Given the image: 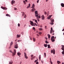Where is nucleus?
<instances>
[{
  "label": "nucleus",
  "mask_w": 64,
  "mask_h": 64,
  "mask_svg": "<svg viewBox=\"0 0 64 64\" xmlns=\"http://www.w3.org/2000/svg\"><path fill=\"white\" fill-rule=\"evenodd\" d=\"M15 1L12 0V1L11 4L12 5H13V4H15Z\"/></svg>",
  "instance_id": "nucleus-11"
},
{
  "label": "nucleus",
  "mask_w": 64,
  "mask_h": 64,
  "mask_svg": "<svg viewBox=\"0 0 64 64\" xmlns=\"http://www.w3.org/2000/svg\"><path fill=\"white\" fill-rule=\"evenodd\" d=\"M34 7H35V5L34 4H32V6L31 7L32 8H34Z\"/></svg>",
  "instance_id": "nucleus-14"
},
{
  "label": "nucleus",
  "mask_w": 64,
  "mask_h": 64,
  "mask_svg": "<svg viewBox=\"0 0 64 64\" xmlns=\"http://www.w3.org/2000/svg\"><path fill=\"white\" fill-rule=\"evenodd\" d=\"M39 0H38L37 1V3H39Z\"/></svg>",
  "instance_id": "nucleus-41"
},
{
  "label": "nucleus",
  "mask_w": 64,
  "mask_h": 64,
  "mask_svg": "<svg viewBox=\"0 0 64 64\" xmlns=\"http://www.w3.org/2000/svg\"><path fill=\"white\" fill-rule=\"evenodd\" d=\"M34 21L36 23H37V20H35Z\"/></svg>",
  "instance_id": "nucleus-29"
},
{
  "label": "nucleus",
  "mask_w": 64,
  "mask_h": 64,
  "mask_svg": "<svg viewBox=\"0 0 64 64\" xmlns=\"http://www.w3.org/2000/svg\"><path fill=\"white\" fill-rule=\"evenodd\" d=\"M30 5H31L30 4H29L28 6L27 7L28 8H29V7H30Z\"/></svg>",
  "instance_id": "nucleus-20"
},
{
  "label": "nucleus",
  "mask_w": 64,
  "mask_h": 64,
  "mask_svg": "<svg viewBox=\"0 0 64 64\" xmlns=\"http://www.w3.org/2000/svg\"><path fill=\"white\" fill-rule=\"evenodd\" d=\"M54 19L52 20H51V22H54Z\"/></svg>",
  "instance_id": "nucleus-32"
},
{
  "label": "nucleus",
  "mask_w": 64,
  "mask_h": 64,
  "mask_svg": "<svg viewBox=\"0 0 64 64\" xmlns=\"http://www.w3.org/2000/svg\"><path fill=\"white\" fill-rule=\"evenodd\" d=\"M23 2H24V3H25V1H23Z\"/></svg>",
  "instance_id": "nucleus-59"
},
{
  "label": "nucleus",
  "mask_w": 64,
  "mask_h": 64,
  "mask_svg": "<svg viewBox=\"0 0 64 64\" xmlns=\"http://www.w3.org/2000/svg\"><path fill=\"white\" fill-rule=\"evenodd\" d=\"M8 16H9V17H10V15L9 14Z\"/></svg>",
  "instance_id": "nucleus-57"
},
{
  "label": "nucleus",
  "mask_w": 64,
  "mask_h": 64,
  "mask_svg": "<svg viewBox=\"0 0 64 64\" xmlns=\"http://www.w3.org/2000/svg\"><path fill=\"white\" fill-rule=\"evenodd\" d=\"M18 27H20V24L19 23H18Z\"/></svg>",
  "instance_id": "nucleus-31"
},
{
  "label": "nucleus",
  "mask_w": 64,
  "mask_h": 64,
  "mask_svg": "<svg viewBox=\"0 0 64 64\" xmlns=\"http://www.w3.org/2000/svg\"><path fill=\"white\" fill-rule=\"evenodd\" d=\"M14 52L13 53V52H12V50H10V52H11V53H12V56H14V55H16V50H14Z\"/></svg>",
  "instance_id": "nucleus-2"
},
{
  "label": "nucleus",
  "mask_w": 64,
  "mask_h": 64,
  "mask_svg": "<svg viewBox=\"0 0 64 64\" xmlns=\"http://www.w3.org/2000/svg\"><path fill=\"white\" fill-rule=\"evenodd\" d=\"M38 17L39 18H41V16H39Z\"/></svg>",
  "instance_id": "nucleus-49"
},
{
  "label": "nucleus",
  "mask_w": 64,
  "mask_h": 64,
  "mask_svg": "<svg viewBox=\"0 0 64 64\" xmlns=\"http://www.w3.org/2000/svg\"><path fill=\"white\" fill-rule=\"evenodd\" d=\"M22 16H24V14H25L24 13V12H23L22 13Z\"/></svg>",
  "instance_id": "nucleus-26"
},
{
  "label": "nucleus",
  "mask_w": 64,
  "mask_h": 64,
  "mask_svg": "<svg viewBox=\"0 0 64 64\" xmlns=\"http://www.w3.org/2000/svg\"><path fill=\"white\" fill-rule=\"evenodd\" d=\"M33 55L32 54V55H31V57L32 58L33 57Z\"/></svg>",
  "instance_id": "nucleus-40"
},
{
  "label": "nucleus",
  "mask_w": 64,
  "mask_h": 64,
  "mask_svg": "<svg viewBox=\"0 0 64 64\" xmlns=\"http://www.w3.org/2000/svg\"><path fill=\"white\" fill-rule=\"evenodd\" d=\"M52 35H54V33L52 34Z\"/></svg>",
  "instance_id": "nucleus-63"
},
{
  "label": "nucleus",
  "mask_w": 64,
  "mask_h": 64,
  "mask_svg": "<svg viewBox=\"0 0 64 64\" xmlns=\"http://www.w3.org/2000/svg\"><path fill=\"white\" fill-rule=\"evenodd\" d=\"M24 57L26 59H28V57L27 56V54H26L25 52H24Z\"/></svg>",
  "instance_id": "nucleus-9"
},
{
  "label": "nucleus",
  "mask_w": 64,
  "mask_h": 64,
  "mask_svg": "<svg viewBox=\"0 0 64 64\" xmlns=\"http://www.w3.org/2000/svg\"><path fill=\"white\" fill-rule=\"evenodd\" d=\"M44 56H46V53H44Z\"/></svg>",
  "instance_id": "nucleus-33"
},
{
  "label": "nucleus",
  "mask_w": 64,
  "mask_h": 64,
  "mask_svg": "<svg viewBox=\"0 0 64 64\" xmlns=\"http://www.w3.org/2000/svg\"><path fill=\"white\" fill-rule=\"evenodd\" d=\"M1 8L2 9H4V10H7V8L6 7H3L2 6H1Z\"/></svg>",
  "instance_id": "nucleus-7"
},
{
  "label": "nucleus",
  "mask_w": 64,
  "mask_h": 64,
  "mask_svg": "<svg viewBox=\"0 0 64 64\" xmlns=\"http://www.w3.org/2000/svg\"><path fill=\"white\" fill-rule=\"evenodd\" d=\"M34 59L33 58H31V60H32V59Z\"/></svg>",
  "instance_id": "nucleus-54"
},
{
  "label": "nucleus",
  "mask_w": 64,
  "mask_h": 64,
  "mask_svg": "<svg viewBox=\"0 0 64 64\" xmlns=\"http://www.w3.org/2000/svg\"><path fill=\"white\" fill-rule=\"evenodd\" d=\"M57 63L58 64H60V62L58 60L57 61Z\"/></svg>",
  "instance_id": "nucleus-22"
},
{
  "label": "nucleus",
  "mask_w": 64,
  "mask_h": 64,
  "mask_svg": "<svg viewBox=\"0 0 64 64\" xmlns=\"http://www.w3.org/2000/svg\"><path fill=\"white\" fill-rule=\"evenodd\" d=\"M62 64H64V62H62Z\"/></svg>",
  "instance_id": "nucleus-61"
},
{
  "label": "nucleus",
  "mask_w": 64,
  "mask_h": 64,
  "mask_svg": "<svg viewBox=\"0 0 64 64\" xmlns=\"http://www.w3.org/2000/svg\"><path fill=\"white\" fill-rule=\"evenodd\" d=\"M34 24L35 25H36V26H37V24H36V23H34Z\"/></svg>",
  "instance_id": "nucleus-42"
},
{
  "label": "nucleus",
  "mask_w": 64,
  "mask_h": 64,
  "mask_svg": "<svg viewBox=\"0 0 64 64\" xmlns=\"http://www.w3.org/2000/svg\"><path fill=\"white\" fill-rule=\"evenodd\" d=\"M39 59H40V60L41 59V55H40L39 56Z\"/></svg>",
  "instance_id": "nucleus-24"
},
{
  "label": "nucleus",
  "mask_w": 64,
  "mask_h": 64,
  "mask_svg": "<svg viewBox=\"0 0 64 64\" xmlns=\"http://www.w3.org/2000/svg\"><path fill=\"white\" fill-rule=\"evenodd\" d=\"M37 20L38 21V22H39V21H40V20H39V19H38Z\"/></svg>",
  "instance_id": "nucleus-45"
},
{
  "label": "nucleus",
  "mask_w": 64,
  "mask_h": 64,
  "mask_svg": "<svg viewBox=\"0 0 64 64\" xmlns=\"http://www.w3.org/2000/svg\"><path fill=\"white\" fill-rule=\"evenodd\" d=\"M37 60H36L35 61H34V62H37Z\"/></svg>",
  "instance_id": "nucleus-47"
},
{
  "label": "nucleus",
  "mask_w": 64,
  "mask_h": 64,
  "mask_svg": "<svg viewBox=\"0 0 64 64\" xmlns=\"http://www.w3.org/2000/svg\"><path fill=\"white\" fill-rule=\"evenodd\" d=\"M54 36H52L51 37V40L52 42L55 41V39H54Z\"/></svg>",
  "instance_id": "nucleus-4"
},
{
  "label": "nucleus",
  "mask_w": 64,
  "mask_h": 64,
  "mask_svg": "<svg viewBox=\"0 0 64 64\" xmlns=\"http://www.w3.org/2000/svg\"><path fill=\"white\" fill-rule=\"evenodd\" d=\"M61 5L62 7H64V4L63 3H62Z\"/></svg>",
  "instance_id": "nucleus-16"
},
{
  "label": "nucleus",
  "mask_w": 64,
  "mask_h": 64,
  "mask_svg": "<svg viewBox=\"0 0 64 64\" xmlns=\"http://www.w3.org/2000/svg\"><path fill=\"white\" fill-rule=\"evenodd\" d=\"M45 42L46 43H48V42L47 41H46Z\"/></svg>",
  "instance_id": "nucleus-39"
},
{
  "label": "nucleus",
  "mask_w": 64,
  "mask_h": 64,
  "mask_svg": "<svg viewBox=\"0 0 64 64\" xmlns=\"http://www.w3.org/2000/svg\"><path fill=\"white\" fill-rule=\"evenodd\" d=\"M44 46L45 47H47V44H44Z\"/></svg>",
  "instance_id": "nucleus-25"
},
{
  "label": "nucleus",
  "mask_w": 64,
  "mask_h": 64,
  "mask_svg": "<svg viewBox=\"0 0 64 64\" xmlns=\"http://www.w3.org/2000/svg\"><path fill=\"white\" fill-rule=\"evenodd\" d=\"M48 48H51V47L50 46V44H48Z\"/></svg>",
  "instance_id": "nucleus-18"
},
{
  "label": "nucleus",
  "mask_w": 64,
  "mask_h": 64,
  "mask_svg": "<svg viewBox=\"0 0 64 64\" xmlns=\"http://www.w3.org/2000/svg\"><path fill=\"white\" fill-rule=\"evenodd\" d=\"M44 14H47V13H46V12H44Z\"/></svg>",
  "instance_id": "nucleus-46"
},
{
  "label": "nucleus",
  "mask_w": 64,
  "mask_h": 64,
  "mask_svg": "<svg viewBox=\"0 0 64 64\" xmlns=\"http://www.w3.org/2000/svg\"><path fill=\"white\" fill-rule=\"evenodd\" d=\"M46 26H45V28H46Z\"/></svg>",
  "instance_id": "nucleus-62"
},
{
  "label": "nucleus",
  "mask_w": 64,
  "mask_h": 64,
  "mask_svg": "<svg viewBox=\"0 0 64 64\" xmlns=\"http://www.w3.org/2000/svg\"><path fill=\"white\" fill-rule=\"evenodd\" d=\"M30 24H31V25L33 26H35V25H34V23H33V22H32L31 21H30Z\"/></svg>",
  "instance_id": "nucleus-8"
},
{
  "label": "nucleus",
  "mask_w": 64,
  "mask_h": 64,
  "mask_svg": "<svg viewBox=\"0 0 64 64\" xmlns=\"http://www.w3.org/2000/svg\"><path fill=\"white\" fill-rule=\"evenodd\" d=\"M24 18H26V14H25L24 16Z\"/></svg>",
  "instance_id": "nucleus-28"
},
{
  "label": "nucleus",
  "mask_w": 64,
  "mask_h": 64,
  "mask_svg": "<svg viewBox=\"0 0 64 64\" xmlns=\"http://www.w3.org/2000/svg\"><path fill=\"white\" fill-rule=\"evenodd\" d=\"M6 15L7 16H9V14H6Z\"/></svg>",
  "instance_id": "nucleus-43"
},
{
  "label": "nucleus",
  "mask_w": 64,
  "mask_h": 64,
  "mask_svg": "<svg viewBox=\"0 0 64 64\" xmlns=\"http://www.w3.org/2000/svg\"><path fill=\"white\" fill-rule=\"evenodd\" d=\"M24 4H26V3L25 2L24 3Z\"/></svg>",
  "instance_id": "nucleus-64"
},
{
  "label": "nucleus",
  "mask_w": 64,
  "mask_h": 64,
  "mask_svg": "<svg viewBox=\"0 0 64 64\" xmlns=\"http://www.w3.org/2000/svg\"><path fill=\"white\" fill-rule=\"evenodd\" d=\"M41 17H42V20H44L45 17H44V15H43L42 16H41Z\"/></svg>",
  "instance_id": "nucleus-12"
},
{
  "label": "nucleus",
  "mask_w": 64,
  "mask_h": 64,
  "mask_svg": "<svg viewBox=\"0 0 64 64\" xmlns=\"http://www.w3.org/2000/svg\"><path fill=\"white\" fill-rule=\"evenodd\" d=\"M51 53H53L54 54H55V49H54L52 50H51Z\"/></svg>",
  "instance_id": "nucleus-6"
},
{
  "label": "nucleus",
  "mask_w": 64,
  "mask_h": 64,
  "mask_svg": "<svg viewBox=\"0 0 64 64\" xmlns=\"http://www.w3.org/2000/svg\"><path fill=\"white\" fill-rule=\"evenodd\" d=\"M38 33L40 35H41L42 34V33L41 32H39Z\"/></svg>",
  "instance_id": "nucleus-30"
},
{
  "label": "nucleus",
  "mask_w": 64,
  "mask_h": 64,
  "mask_svg": "<svg viewBox=\"0 0 64 64\" xmlns=\"http://www.w3.org/2000/svg\"><path fill=\"white\" fill-rule=\"evenodd\" d=\"M61 46L62 47V49L63 50V51L62 52V54H64V46L62 45Z\"/></svg>",
  "instance_id": "nucleus-3"
},
{
  "label": "nucleus",
  "mask_w": 64,
  "mask_h": 64,
  "mask_svg": "<svg viewBox=\"0 0 64 64\" xmlns=\"http://www.w3.org/2000/svg\"><path fill=\"white\" fill-rule=\"evenodd\" d=\"M54 30H53V28H51V30H50V34H52V33H54Z\"/></svg>",
  "instance_id": "nucleus-5"
},
{
  "label": "nucleus",
  "mask_w": 64,
  "mask_h": 64,
  "mask_svg": "<svg viewBox=\"0 0 64 64\" xmlns=\"http://www.w3.org/2000/svg\"><path fill=\"white\" fill-rule=\"evenodd\" d=\"M35 57H36V56H34L33 57V58H35Z\"/></svg>",
  "instance_id": "nucleus-56"
},
{
  "label": "nucleus",
  "mask_w": 64,
  "mask_h": 64,
  "mask_svg": "<svg viewBox=\"0 0 64 64\" xmlns=\"http://www.w3.org/2000/svg\"><path fill=\"white\" fill-rule=\"evenodd\" d=\"M50 17L49 16L48 17V19H50Z\"/></svg>",
  "instance_id": "nucleus-34"
},
{
  "label": "nucleus",
  "mask_w": 64,
  "mask_h": 64,
  "mask_svg": "<svg viewBox=\"0 0 64 64\" xmlns=\"http://www.w3.org/2000/svg\"><path fill=\"white\" fill-rule=\"evenodd\" d=\"M49 17H50V18H51V15H50L49 16Z\"/></svg>",
  "instance_id": "nucleus-53"
},
{
  "label": "nucleus",
  "mask_w": 64,
  "mask_h": 64,
  "mask_svg": "<svg viewBox=\"0 0 64 64\" xmlns=\"http://www.w3.org/2000/svg\"><path fill=\"white\" fill-rule=\"evenodd\" d=\"M48 38H50V35L49 34H48Z\"/></svg>",
  "instance_id": "nucleus-21"
},
{
  "label": "nucleus",
  "mask_w": 64,
  "mask_h": 64,
  "mask_svg": "<svg viewBox=\"0 0 64 64\" xmlns=\"http://www.w3.org/2000/svg\"><path fill=\"white\" fill-rule=\"evenodd\" d=\"M20 37V36L19 34H17L16 37L17 38H19Z\"/></svg>",
  "instance_id": "nucleus-17"
},
{
  "label": "nucleus",
  "mask_w": 64,
  "mask_h": 64,
  "mask_svg": "<svg viewBox=\"0 0 64 64\" xmlns=\"http://www.w3.org/2000/svg\"><path fill=\"white\" fill-rule=\"evenodd\" d=\"M48 0H46V2H47V1H48Z\"/></svg>",
  "instance_id": "nucleus-58"
},
{
  "label": "nucleus",
  "mask_w": 64,
  "mask_h": 64,
  "mask_svg": "<svg viewBox=\"0 0 64 64\" xmlns=\"http://www.w3.org/2000/svg\"><path fill=\"white\" fill-rule=\"evenodd\" d=\"M39 29L40 30H43V29L42 28H39Z\"/></svg>",
  "instance_id": "nucleus-38"
},
{
  "label": "nucleus",
  "mask_w": 64,
  "mask_h": 64,
  "mask_svg": "<svg viewBox=\"0 0 64 64\" xmlns=\"http://www.w3.org/2000/svg\"><path fill=\"white\" fill-rule=\"evenodd\" d=\"M50 61H51V58H50Z\"/></svg>",
  "instance_id": "nucleus-51"
},
{
  "label": "nucleus",
  "mask_w": 64,
  "mask_h": 64,
  "mask_svg": "<svg viewBox=\"0 0 64 64\" xmlns=\"http://www.w3.org/2000/svg\"><path fill=\"white\" fill-rule=\"evenodd\" d=\"M13 44V42H12L10 44V46H12V44Z\"/></svg>",
  "instance_id": "nucleus-23"
},
{
  "label": "nucleus",
  "mask_w": 64,
  "mask_h": 64,
  "mask_svg": "<svg viewBox=\"0 0 64 64\" xmlns=\"http://www.w3.org/2000/svg\"><path fill=\"white\" fill-rule=\"evenodd\" d=\"M30 39L31 40H32V39L31 38H30Z\"/></svg>",
  "instance_id": "nucleus-60"
},
{
  "label": "nucleus",
  "mask_w": 64,
  "mask_h": 64,
  "mask_svg": "<svg viewBox=\"0 0 64 64\" xmlns=\"http://www.w3.org/2000/svg\"><path fill=\"white\" fill-rule=\"evenodd\" d=\"M62 31H64V28L62 30Z\"/></svg>",
  "instance_id": "nucleus-55"
},
{
  "label": "nucleus",
  "mask_w": 64,
  "mask_h": 64,
  "mask_svg": "<svg viewBox=\"0 0 64 64\" xmlns=\"http://www.w3.org/2000/svg\"><path fill=\"white\" fill-rule=\"evenodd\" d=\"M14 9L15 10H17V8H14Z\"/></svg>",
  "instance_id": "nucleus-37"
},
{
  "label": "nucleus",
  "mask_w": 64,
  "mask_h": 64,
  "mask_svg": "<svg viewBox=\"0 0 64 64\" xmlns=\"http://www.w3.org/2000/svg\"><path fill=\"white\" fill-rule=\"evenodd\" d=\"M25 1H26V2H27V1H28V0H25Z\"/></svg>",
  "instance_id": "nucleus-52"
},
{
  "label": "nucleus",
  "mask_w": 64,
  "mask_h": 64,
  "mask_svg": "<svg viewBox=\"0 0 64 64\" xmlns=\"http://www.w3.org/2000/svg\"><path fill=\"white\" fill-rule=\"evenodd\" d=\"M14 47L15 48H16V49L18 48V45H17V44H15Z\"/></svg>",
  "instance_id": "nucleus-10"
},
{
  "label": "nucleus",
  "mask_w": 64,
  "mask_h": 64,
  "mask_svg": "<svg viewBox=\"0 0 64 64\" xmlns=\"http://www.w3.org/2000/svg\"><path fill=\"white\" fill-rule=\"evenodd\" d=\"M35 15L36 17H37L36 18L37 20L38 19H39V17H38V15H39L38 14V12H37V11H36L35 12Z\"/></svg>",
  "instance_id": "nucleus-1"
},
{
  "label": "nucleus",
  "mask_w": 64,
  "mask_h": 64,
  "mask_svg": "<svg viewBox=\"0 0 64 64\" xmlns=\"http://www.w3.org/2000/svg\"><path fill=\"white\" fill-rule=\"evenodd\" d=\"M35 8H32V10L31 11L32 12H34V11H35Z\"/></svg>",
  "instance_id": "nucleus-13"
},
{
  "label": "nucleus",
  "mask_w": 64,
  "mask_h": 64,
  "mask_svg": "<svg viewBox=\"0 0 64 64\" xmlns=\"http://www.w3.org/2000/svg\"><path fill=\"white\" fill-rule=\"evenodd\" d=\"M13 63V62L12 60H11L10 61L9 64H12Z\"/></svg>",
  "instance_id": "nucleus-15"
},
{
  "label": "nucleus",
  "mask_w": 64,
  "mask_h": 64,
  "mask_svg": "<svg viewBox=\"0 0 64 64\" xmlns=\"http://www.w3.org/2000/svg\"><path fill=\"white\" fill-rule=\"evenodd\" d=\"M36 64H38V62H36Z\"/></svg>",
  "instance_id": "nucleus-44"
},
{
  "label": "nucleus",
  "mask_w": 64,
  "mask_h": 64,
  "mask_svg": "<svg viewBox=\"0 0 64 64\" xmlns=\"http://www.w3.org/2000/svg\"><path fill=\"white\" fill-rule=\"evenodd\" d=\"M43 60H41V62H42V63H43Z\"/></svg>",
  "instance_id": "nucleus-48"
},
{
  "label": "nucleus",
  "mask_w": 64,
  "mask_h": 64,
  "mask_svg": "<svg viewBox=\"0 0 64 64\" xmlns=\"http://www.w3.org/2000/svg\"><path fill=\"white\" fill-rule=\"evenodd\" d=\"M17 54L18 56H20V55H21V53L18 52L17 53Z\"/></svg>",
  "instance_id": "nucleus-19"
},
{
  "label": "nucleus",
  "mask_w": 64,
  "mask_h": 64,
  "mask_svg": "<svg viewBox=\"0 0 64 64\" xmlns=\"http://www.w3.org/2000/svg\"><path fill=\"white\" fill-rule=\"evenodd\" d=\"M33 41H34V42H35V40H36L35 38H33Z\"/></svg>",
  "instance_id": "nucleus-27"
},
{
  "label": "nucleus",
  "mask_w": 64,
  "mask_h": 64,
  "mask_svg": "<svg viewBox=\"0 0 64 64\" xmlns=\"http://www.w3.org/2000/svg\"><path fill=\"white\" fill-rule=\"evenodd\" d=\"M35 27H33V29H34V30H35Z\"/></svg>",
  "instance_id": "nucleus-50"
},
{
  "label": "nucleus",
  "mask_w": 64,
  "mask_h": 64,
  "mask_svg": "<svg viewBox=\"0 0 64 64\" xmlns=\"http://www.w3.org/2000/svg\"><path fill=\"white\" fill-rule=\"evenodd\" d=\"M50 63L51 64H53V62H52V61H50Z\"/></svg>",
  "instance_id": "nucleus-35"
},
{
  "label": "nucleus",
  "mask_w": 64,
  "mask_h": 64,
  "mask_svg": "<svg viewBox=\"0 0 64 64\" xmlns=\"http://www.w3.org/2000/svg\"><path fill=\"white\" fill-rule=\"evenodd\" d=\"M50 24H51V25H53V22H51V23H50Z\"/></svg>",
  "instance_id": "nucleus-36"
}]
</instances>
